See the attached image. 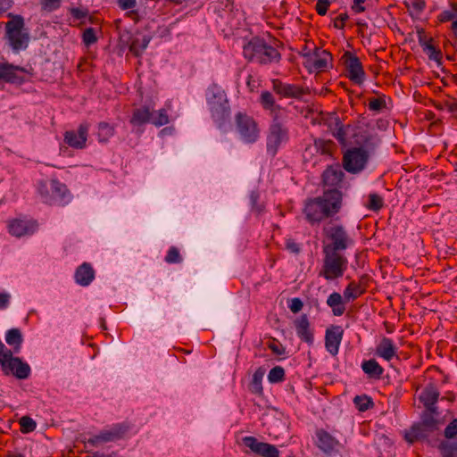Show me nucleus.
<instances>
[{
  "label": "nucleus",
  "mask_w": 457,
  "mask_h": 457,
  "mask_svg": "<svg viewBox=\"0 0 457 457\" xmlns=\"http://www.w3.org/2000/svg\"><path fill=\"white\" fill-rule=\"evenodd\" d=\"M436 404V403H434L433 405L424 406L425 407L424 411L430 415H434L435 417L437 418L439 416V411H438V408Z\"/></svg>",
  "instance_id": "obj_63"
},
{
  "label": "nucleus",
  "mask_w": 457,
  "mask_h": 457,
  "mask_svg": "<svg viewBox=\"0 0 457 457\" xmlns=\"http://www.w3.org/2000/svg\"><path fill=\"white\" fill-rule=\"evenodd\" d=\"M368 106L370 111L379 112L386 107V103L383 97H373L370 99Z\"/></svg>",
  "instance_id": "obj_48"
},
{
  "label": "nucleus",
  "mask_w": 457,
  "mask_h": 457,
  "mask_svg": "<svg viewBox=\"0 0 457 457\" xmlns=\"http://www.w3.org/2000/svg\"><path fill=\"white\" fill-rule=\"evenodd\" d=\"M322 233L329 241L328 243L323 242L322 250L343 252L353 244V239L341 224L324 226Z\"/></svg>",
  "instance_id": "obj_7"
},
{
  "label": "nucleus",
  "mask_w": 457,
  "mask_h": 457,
  "mask_svg": "<svg viewBox=\"0 0 457 457\" xmlns=\"http://www.w3.org/2000/svg\"><path fill=\"white\" fill-rule=\"evenodd\" d=\"M353 403L360 411H365L374 406L371 397L366 395H356L353 398Z\"/></svg>",
  "instance_id": "obj_41"
},
{
  "label": "nucleus",
  "mask_w": 457,
  "mask_h": 457,
  "mask_svg": "<svg viewBox=\"0 0 457 457\" xmlns=\"http://www.w3.org/2000/svg\"><path fill=\"white\" fill-rule=\"evenodd\" d=\"M344 336V329L341 326L332 325L326 329L325 347L333 356L337 355Z\"/></svg>",
  "instance_id": "obj_19"
},
{
  "label": "nucleus",
  "mask_w": 457,
  "mask_h": 457,
  "mask_svg": "<svg viewBox=\"0 0 457 457\" xmlns=\"http://www.w3.org/2000/svg\"><path fill=\"white\" fill-rule=\"evenodd\" d=\"M314 147L321 155L332 157L337 151V145L332 140L318 138L314 140Z\"/></svg>",
  "instance_id": "obj_35"
},
{
  "label": "nucleus",
  "mask_w": 457,
  "mask_h": 457,
  "mask_svg": "<svg viewBox=\"0 0 457 457\" xmlns=\"http://www.w3.org/2000/svg\"><path fill=\"white\" fill-rule=\"evenodd\" d=\"M12 6V0H0V15L6 12Z\"/></svg>",
  "instance_id": "obj_60"
},
{
  "label": "nucleus",
  "mask_w": 457,
  "mask_h": 457,
  "mask_svg": "<svg viewBox=\"0 0 457 457\" xmlns=\"http://www.w3.org/2000/svg\"><path fill=\"white\" fill-rule=\"evenodd\" d=\"M342 201V193L339 189H328L322 195L307 198L302 212L311 226L320 225L323 220L333 218L339 212Z\"/></svg>",
  "instance_id": "obj_1"
},
{
  "label": "nucleus",
  "mask_w": 457,
  "mask_h": 457,
  "mask_svg": "<svg viewBox=\"0 0 457 457\" xmlns=\"http://www.w3.org/2000/svg\"><path fill=\"white\" fill-rule=\"evenodd\" d=\"M265 372L266 370L263 367H259L253 374L252 380L248 385V390L252 394L255 395H262L263 394L262 382Z\"/></svg>",
  "instance_id": "obj_30"
},
{
  "label": "nucleus",
  "mask_w": 457,
  "mask_h": 457,
  "mask_svg": "<svg viewBox=\"0 0 457 457\" xmlns=\"http://www.w3.org/2000/svg\"><path fill=\"white\" fill-rule=\"evenodd\" d=\"M368 209L378 212L383 207V198L378 194L369 195V203L366 205Z\"/></svg>",
  "instance_id": "obj_45"
},
{
  "label": "nucleus",
  "mask_w": 457,
  "mask_h": 457,
  "mask_svg": "<svg viewBox=\"0 0 457 457\" xmlns=\"http://www.w3.org/2000/svg\"><path fill=\"white\" fill-rule=\"evenodd\" d=\"M29 71L21 66L8 62H0V82L21 85L28 80Z\"/></svg>",
  "instance_id": "obj_14"
},
{
  "label": "nucleus",
  "mask_w": 457,
  "mask_h": 457,
  "mask_svg": "<svg viewBox=\"0 0 457 457\" xmlns=\"http://www.w3.org/2000/svg\"><path fill=\"white\" fill-rule=\"evenodd\" d=\"M132 428L129 421L112 424L89 436L86 443L92 447H100L108 443H114L126 438Z\"/></svg>",
  "instance_id": "obj_6"
},
{
  "label": "nucleus",
  "mask_w": 457,
  "mask_h": 457,
  "mask_svg": "<svg viewBox=\"0 0 457 457\" xmlns=\"http://www.w3.org/2000/svg\"><path fill=\"white\" fill-rule=\"evenodd\" d=\"M268 379L270 383L282 382L285 379V370L281 366L272 368L268 375Z\"/></svg>",
  "instance_id": "obj_44"
},
{
  "label": "nucleus",
  "mask_w": 457,
  "mask_h": 457,
  "mask_svg": "<svg viewBox=\"0 0 457 457\" xmlns=\"http://www.w3.org/2000/svg\"><path fill=\"white\" fill-rule=\"evenodd\" d=\"M322 253L319 276L328 281L342 278L348 268V260L343 252L322 250Z\"/></svg>",
  "instance_id": "obj_5"
},
{
  "label": "nucleus",
  "mask_w": 457,
  "mask_h": 457,
  "mask_svg": "<svg viewBox=\"0 0 457 457\" xmlns=\"http://www.w3.org/2000/svg\"><path fill=\"white\" fill-rule=\"evenodd\" d=\"M342 60L345 66L347 78L354 84L361 85L365 79V71L358 56L351 52H345Z\"/></svg>",
  "instance_id": "obj_16"
},
{
  "label": "nucleus",
  "mask_w": 457,
  "mask_h": 457,
  "mask_svg": "<svg viewBox=\"0 0 457 457\" xmlns=\"http://www.w3.org/2000/svg\"><path fill=\"white\" fill-rule=\"evenodd\" d=\"M457 16V13H455L453 11L451 10H445L442 12L439 13L437 16V19L440 22H447L451 21H455V17Z\"/></svg>",
  "instance_id": "obj_53"
},
{
  "label": "nucleus",
  "mask_w": 457,
  "mask_h": 457,
  "mask_svg": "<svg viewBox=\"0 0 457 457\" xmlns=\"http://www.w3.org/2000/svg\"><path fill=\"white\" fill-rule=\"evenodd\" d=\"M403 4L409 10L411 16L421 14L427 5L426 0H408L404 1Z\"/></svg>",
  "instance_id": "obj_39"
},
{
  "label": "nucleus",
  "mask_w": 457,
  "mask_h": 457,
  "mask_svg": "<svg viewBox=\"0 0 457 457\" xmlns=\"http://www.w3.org/2000/svg\"><path fill=\"white\" fill-rule=\"evenodd\" d=\"M286 248L295 253H298L300 252L299 245L295 243L293 239L287 240Z\"/></svg>",
  "instance_id": "obj_59"
},
{
  "label": "nucleus",
  "mask_w": 457,
  "mask_h": 457,
  "mask_svg": "<svg viewBox=\"0 0 457 457\" xmlns=\"http://www.w3.org/2000/svg\"><path fill=\"white\" fill-rule=\"evenodd\" d=\"M317 446L324 453H331L335 450L337 441L326 430L318 429L316 431Z\"/></svg>",
  "instance_id": "obj_26"
},
{
  "label": "nucleus",
  "mask_w": 457,
  "mask_h": 457,
  "mask_svg": "<svg viewBox=\"0 0 457 457\" xmlns=\"http://www.w3.org/2000/svg\"><path fill=\"white\" fill-rule=\"evenodd\" d=\"M0 364L4 374H12L19 379H25L30 374V367L19 357L12 356V351L8 349L0 340Z\"/></svg>",
  "instance_id": "obj_8"
},
{
  "label": "nucleus",
  "mask_w": 457,
  "mask_h": 457,
  "mask_svg": "<svg viewBox=\"0 0 457 457\" xmlns=\"http://www.w3.org/2000/svg\"><path fill=\"white\" fill-rule=\"evenodd\" d=\"M375 355L390 361L397 356V347L391 338L383 337L376 345Z\"/></svg>",
  "instance_id": "obj_22"
},
{
  "label": "nucleus",
  "mask_w": 457,
  "mask_h": 457,
  "mask_svg": "<svg viewBox=\"0 0 457 457\" xmlns=\"http://www.w3.org/2000/svg\"><path fill=\"white\" fill-rule=\"evenodd\" d=\"M89 126L87 123H81L77 130H68L64 133V142L72 148L83 149L88 137Z\"/></svg>",
  "instance_id": "obj_18"
},
{
  "label": "nucleus",
  "mask_w": 457,
  "mask_h": 457,
  "mask_svg": "<svg viewBox=\"0 0 457 457\" xmlns=\"http://www.w3.org/2000/svg\"><path fill=\"white\" fill-rule=\"evenodd\" d=\"M259 103L262 109L268 112L271 119L270 125L287 124L288 111L276 103L272 93L268 90L262 91L260 95Z\"/></svg>",
  "instance_id": "obj_10"
},
{
  "label": "nucleus",
  "mask_w": 457,
  "mask_h": 457,
  "mask_svg": "<svg viewBox=\"0 0 457 457\" xmlns=\"http://www.w3.org/2000/svg\"><path fill=\"white\" fill-rule=\"evenodd\" d=\"M6 343L12 347V353H18L23 341L21 332L19 328H11L5 334Z\"/></svg>",
  "instance_id": "obj_33"
},
{
  "label": "nucleus",
  "mask_w": 457,
  "mask_h": 457,
  "mask_svg": "<svg viewBox=\"0 0 457 457\" xmlns=\"http://www.w3.org/2000/svg\"><path fill=\"white\" fill-rule=\"evenodd\" d=\"M437 449L441 457H457V441L442 440Z\"/></svg>",
  "instance_id": "obj_36"
},
{
  "label": "nucleus",
  "mask_w": 457,
  "mask_h": 457,
  "mask_svg": "<svg viewBox=\"0 0 457 457\" xmlns=\"http://www.w3.org/2000/svg\"><path fill=\"white\" fill-rule=\"evenodd\" d=\"M165 262L167 263H180L182 262V257L179 253V251L177 247L171 246L167 252L165 256Z\"/></svg>",
  "instance_id": "obj_46"
},
{
  "label": "nucleus",
  "mask_w": 457,
  "mask_h": 457,
  "mask_svg": "<svg viewBox=\"0 0 457 457\" xmlns=\"http://www.w3.org/2000/svg\"><path fill=\"white\" fill-rule=\"evenodd\" d=\"M206 101L213 120L220 127L229 118L230 107L225 91L216 84L206 91Z\"/></svg>",
  "instance_id": "obj_3"
},
{
  "label": "nucleus",
  "mask_w": 457,
  "mask_h": 457,
  "mask_svg": "<svg viewBox=\"0 0 457 457\" xmlns=\"http://www.w3.org/2000/svg\"><path fill=\"white\" fill-rule=\"evenodd\" d=\"M36 227L37 224L34 221L15 219L9 222L8 231L11 235L21 237L25 235L32 234Z\"/></svg>",
  "instance_id": "obj_23"
},
{
  "label": "nucleus",
  "mask_w": 457,
  "mask_h": 457,
  "mask_svg": "<svg viewBox=\"0 0 457 457\" xmlns=\"http://www.w3.org/2000/svg\"><path fill=\"white\" fill-rule=\"evenodd\" d=\"M152 116L153 112H151L148 106H141L133 111L129 122L135 127L142 126L148 122L152 123Z\"/></svg>",
  "instance_id": "obj_27"
},
{
  "label": "nucleus",
  "mask_w": 457,
  "mask_h": 457,
  "mask_svg": "<svg viewBox=\"0 0 457 457\" xmlns=\"http://www.w3.org/2000/svg\"><path fill=\"white\" fill-rule=\"evenodd\" d=\"M289 129L287 124L269 125L266 136L267 153L272 157L275 156L279 147L288 142Z\"/></svg>",
  "instance_id": "obj_12"
},
{
  "label": "nucleus",
  "mask_w": 457,
  "mask_h": 457,
  "mask_svg": "<svg viewBox=\"0 0 457 457\" xmlns=\"http://www.w3.org/2000/svg\"><path fill=\"white\" fill-rule=\"evenodd\" d=\"M369 160V153L363 147H352L347 149L343 155V167L352 174L361 172L366 167Z\"/></svg>",
  "instance_id": "obj_11"
},
{
  "label": "nucleus",
  "mask_w": 457,
  "mask_h": 457,
  "mask_svg": "<svg viewBox=\"0 0 457 457\" xmlns=\"http://www.w3.org/2000/svg\"><path fill=\"white\" fill-rule=\"evenodd\" d=\"M115 132L114 126L107 123V122H100L98 124V140L99 142L105 143L107 142Z\"/></svg>",
  "instance_id": "obj_38"
},
{
  "label": "nucleus",
  "mask_w": 457,
  "mask_h": 457,
  "mask_svg": "<svg viewBox=\"0 0 457 457\" xmlns=\"http://www.w3.org/2000/svg\"><path fill=\"white\" fill-rule=\"evenodd\" d=\"M269 348L272 351V353L278 355H281L285 353V349L275 343L270 344Z\"/></svg>",
  "instance_id": "obj_64"
},
{
  "label": "nucleus",
  "mask_w": 457,
  "mask_h": 457,
  "mask_svg": "<svg viewBox=\"0 0 457 457\" xmlns=\"http://www.w3.org/2000/svg\"><path fill=\"white\" fill-rule=\"evenodd\" d=\"M37 192L42 201L50 205H64L71 198L66 185L58 179L39 181Z\"/></svg>",
  "instance_id": "obj_4"
},
{
  "label": "nucleus",
  "mask_w": 457,
  "mask_h": 457,
  "mask_svg": "<svg viewBox=\"0 0 457 457\" xmlns=\"http://www.w3.org/2000/svg\"><path fill=\"white\" fill-rule=\"evenodd\" d=\"M371 280L370 276L368 274H362L359 277L358 281H355V283L358 285V287L363 290L365 293L370 287V282Z\"/></svg>",
  "instance_id": "obj_55"
},
{
  "label": "nucleus",
  "mask_w": 457,
  "mask_h": 457,
  "mask_svg": "<svg viewBox=\"0 0 457 457\" xmlns=\"http://www.w3.org/2000/svg\"><path fill=\"white\" fill-rule=\"evenodd\" d=\"M10 302V295L7 293H0V310L5 309Z\"/></svg>",
  "instance_id": "obj_62"
},
{
  "label": "nucleus",
  "mask_w": 457,
  "mask_h": 457,
  "mask_svg": "<svg viewBox=\"0 0 457 457\" xmlns=\"http://www.w3.org/2000/svg\"><path fill=\"white\" fill-rule=\"evenodd\" d=\"M20 430L23 434L32 432L36 429V422L29 416H23L20 419Z\"/></svg>",
  "instance_id": "obj_43"
},
{
  "label": "nucleus",
  "mask_w": 457,
  "mask_h": 457,
  "mask_svg": "<svg viewBox=\"0 0 457 457\" xmlns=\"http://www.w3.org/2000/svg\"><path fill=\"white\" fill-rule=\"evenodd\" d=\"M439 395L440 393L436 386L429 384L422 390L419 399L424 406L433 405L437 403Z\"/></svg>",
  "instance_id": "obj_31"
},
{
  "label": "nucleus",
  "mask_w": 457,
  "mask_h": 457,
  "mask_svg": "<svg viewBox=\"0 0 457 457\" xmlns=\"http://www.w3.org/2000/svg\"><path fill=\"white\" fill-rule=\"evenodd\" d=\"M361 370L369 378L376 380L380 379L384 373V368L375 359L363 361Z\"/></svg>",
  "instance_id": "obj_28"
},
{
  "label": "nucleus",
  "mask_w": 457,
  "mask_h": 457,
  "mask_svg": "<svg viewBox=\"0 0 457 457\" xmlns=\"http://www.w3.org/2000/svg\"><path fill=\"white\" fill-rule=\"evenodd\" d=\"M365 292L361 290L354 280L351 281L344 290V299L346 302L354 301Z\"/></svg>",
  "instance_id": "obj_37"
},
{
  "label": "nucleus",
  "mask_w": 457,
  "mask_h": 457,
  "mask_svg": "<svg viewBox=\"0 0 457 457\" xmlns=\"http://www.w3.org/2000/svg\"><path fill=\"white\" fill-rule=\"evenodd\" d=\"M344 178L345 173L339 163L328 166L321 175L323 185L326 187H332L336 189L340 186Z\"/></svg>",
  "instance_id": "obj_20"
},
{
  "label": "nucleus",
  "mask_w": 457,
  "mask_h": 457,
  "mask_svg": "<svg viewBox=\"0 0 457 457\" xmlns=\"http://www.w3.org/2000/svg\"><path fill=\"white\" fill-rule=\"evenodd\" d=\"M425 436L424 429L422 425H413L411 429L405 434V440L411 444L419 441Z\"/></svg>",
  "instance_id": "obj_40"
},
{
  "label": "nucleus",
  "mask_w": 457,
  "mask_h": 457,
  "mask_svg": "<svg viewBox=\"0 0 457 457\" xmlns=\"http://www.w3.org/2000/svg\"><path fill=\"white\" fill-rule=\"evenodd\" d=\"M327 304L332 309L333 314L335 316H341L345 312L344 295L342 296L337 292H334L329 295L327 299Z\"/></svg>",
  "instance_id": "obj_32"
},
{
  "label": "nucleus",
  "mask_w": 457,
  "mask_h": 457,
  "mask_svg": "<svg viewBox=\"0 0 457 457\" xmlns=\"http://www.w3.org/2000/svg\"><path fill=\"white\" fill-rule=\"evenodd\" d=\"M329 6V0H317V3L315 4V11L319 15L324 16L327 13Z\"/></svg>",
  "instance_id": "obj_51"
},
{
  "label": "nucleus",
  "mask_w": 457,
  "mask_h": 457,
  "mask_svg": "<svg viewBox=\"0 0 457 457\" xmlns=\"http://www.w3.org/2000/svg\"><path fill=\"white\" fill-rule=\"evenodd\" d=\"M366 0H353L351 5V9L354 13H361L366 11L364 6Z\"/></svg>",
  "instance_id": "obj_58"
},
{
  "label": "nucleus",
  "mask_w": 457,
  "mask_h": 457,
  "mask_svg": "<svg viewBox=\"0 0 457 457\" xmlns=\"http://www.w3.org/2000/svg\"><path fill=\"white\" fill-rule=\"evenodd\" d=\"M420 424L422 425L423 428L432 431L438 428V425L440 424V420L434 415H430V414L423 411L422 415H421Z\"/></svg>",
  "instance_id": "obj_42"
},
{
  "label": "nucleus",
  "mask_w": 457,
  "mask_h": 457,
  "mask_svg": "<svg viewBox=\"0 0 457 457\" xmlns=\"http://www.w3.org/2000/svg\"><path fill=\"white\" fill-rule=\"evenodd\" d=\"M445 440H451L457 437V418L452 420V421L445 427L444 430Z\"/></svg>",
  "instance_id": "obj_47"
},
{
  "label": "nucleus",
  "mask_w": 457,
  "mask_h": 457,
  "mask_svg": "<svg viewBox=\"0 0 457 457\" xmlns=\"http://www.w3.org/2000/svg\"><path fill=\"white\" fill-rule=\"evenodd\" d=\"M420 45L422 47L423 52L428 55L429 60L435 61L438 63L441 62L443 54L441 50L433 44V38L423 39L420 37Z\"/></svg>",
  "instance_id": "obj_29"
},
{
  "label": "nucleus",
  "mask_w": 457,
  "mask_h": 457,
  "mask_svg": "<svg viewBox=\"0 0 457 457\" xmlns=\"http://www.w3.org/2000/svg\"><path fill=\"white\" fill-rule=\"evenodd\" d=\"M243 56L248 62L262 66L278 64L282 58L275 46L258 37H253L243 46Z\"/></svg>",
  "instance_id": "obj_2"
},
{
  "label": "nucleus",
  "mask_w": 457,
  "mask_h": 457,
  "mask_svg": "<svg viewBox=\"0 0 457 457\" xmlns=\"http://www.w3.org/2000/svg\"><path fill=\"white\" fill-rule=\"evenodd\" d=\"M348 19L349 16L346 12L340 13L337 17L334 19L333 25L336 29H343Z\"/></svg>",
  "instance_id": "obj_54"
},
{
  "label": "nucleus",
  "mask_w": 457,
  "mask_h": 457,
  "mask_svg": "<svg viewBox=\"0 0 457 457\" xmlns=\"http://www.w3.org/2000/svg\"><path fill=\"white\" fill-rule=\"evenodd\" d=\"M128 12L125 13V16L134 21L136 23L139 21L140 16L137 10L130 9L127 10Z\"/></svg>",
  "instance_id": "obj_61"
},
{
  "label": "nucleus",
  "mask_w": 457,
  "mask_h": 457,
  "mask_svg": "<svg viewBox=\"0 0 457 457\" xmlns=\"http://www.w3.org/2000/svg\"><path fill=\"white\" fill-rule=\"evenodd\" d=\"M24 21L20 16L6 23V34L9 44L14 51L26 48L28 46L29 37L23 33Z\"/></svg>",
  "instance_id": "obj_13"
},
{
  "label": "nucleus",
  "mask_w": 457,
  "mask_h": 457,
  "mask_svg": "<svg viewBox=\"0 0 457 457\" xmlns=\"http://www.w3.org/2000/svg\"><path fill=\"white\" fill-rule=\"evenodd\" d=\"M41 5L44 10L54 11L61 5V0H41Z\"/></svg>",
  "instance_id": "obj_52"
},
{
  "label": "nucleus",
  "mask_w": 457,
  "mask_h": 457,
  "mask_svg": "<svg viewBox=\"0 0 457 457\" xmlns=\"http://www.w3.org/2000/svg\"><path fill=\"white\" fill-rule=\"evenodd\" d=\"M242 441L252 453L258 456L279 457V451L274 445L260 442L256 437L252 436L243 437Z\"/></svg>",
  "instance_id": "obj_17"
},
{
  "label": "nucleus",
  "mask_w": 457,
  "mask_h": 457,
  "mask_svg": "<svg viewBox=\"0 0 457 457\" xmlns=\"http://www.w3.org/2000/svg\"><path fill=\"white\" fill-rule=\"evenodd\" d=\"M152 123L156 127H161L169 123V117L165 109L158 111L156 116H152Z\"/></svg>",
  "instance_id": "obj_49"
},
{
  "label": "nucleus",
  "mask_w": 457,
  "mask_h": 457,
  "mask_svg": "<svg viewBox=\"0 0 457 457\" xmlns=\"http://www.w3.org/2000/svg\"><path fill=\"white\" fill-rule=\"evenodd\" d=\"M117 4L121 10L127 11L137 6V0H117Z\"/></svg>",
  "instance_id": "obj_57"
},
{
  "label": "nucleus",
  "mask_w": 457,
  "mask_h": 457,
  "mask_svg": "<svg viewBox=\"0 0 457 457\" xmlns=\"http://www.w3.org/2000/svg\"><path fill=\"white\" fill-rule=\"evenodd\" d=\"M82 40L87 46L96 43L97 41V37L96 36L95 29L93 28L86 29L82 34Z\"/></svg>",
  "instance_id": "obj_50"
},
{
  "label": "nucleus",
  "mask_w": 457,
  "mask_h": 457,
  "mask_svg": "<svg viewBox=\"0 0 457 457\" xmlns=\"http://www.w3.org/2000/svg\"><path fill=\"white\" fill-rule=\"evenodd\" d=\"M95 270L88 262L79 265L74 274L75 282L81 287H87L95 279Z\"/></svg>",
  "instance_id": "obj_25"
},
{
  "label": "nucleus",
  "mask_w": 457,
  "mask_h": 457,
  "mask_svg": "<svg viewBox=\"0 0 457 457\" xmlns=\"http://www.w3.org/2000/svg\"><path fill=\"white\" fill-rule=\"evenodd\" d=\"M332 61V55L329 52L323 50L320 53L316 52L312 58V67L316 71H324L328 63Z\"/></svg>",
  "instance_id": "obj_34"
},
{
  "label": "nucleus",
  "mask_w": 457,
  "mask_h": 457,
  "mask_svg": "<svg viewBox=\"0 0 457 457\" xmlns=\"http://www.w3.org/2000/svg\"><path fill=\"white\" fill-rule=\"evenodd\" d=\"M272 90L281 98L302 99L305 95L310 94L308 87L297 84L285 83L278 79H271Z\"/></svg>",
  "instance_id": "obj_15"
},
{
  "label": "nucleus",
  "mask_w": 457,
  "mask_h": 457,
  "mask_svg": "<svg viewBox=\"0 0 457 457\" xmlns=\"http://www.w3.org/2000/svg\"><path fill=\"white\" fill-rule=\"evenodd\" d=\"M294 325L298 337L308 345H312L314 342V337L307 315L302 314L300 317L295 319L294 320Z\"/></svg>",
  "instance_id": "obj_21"
},
{
  "label": "nucleus",
  "mask_w": 457,
  "mask_h": 457,
  "mask_svg": "<svg viewBox=\"0 0 457 457\" xmlns=\"http://www.w3.org/2000/svg\"><path fill=\"white\" fill-rule=\"evenodd\" d=\"M325 123L327 124L335 138H337L340 143H344L345 141V129L339 117L336 113L328 114L327 118L325 119Z\"/></svg>",
  "instance_id": "obj_24"
},
{
  "label": "nucleus",
  "mask_w": 457,
  "mask_h": 457,
  "mask_svg": "<svg viewBox=\"0 0 457 457\" xmlns=\"http://www.w3.org/2000/svg\"><path fill=\"white\" fill-rule=\"evenodd\" d=\"M236 130L240 138L248 144L256 142L260 137V129L254 118L246 112H238L235 115Z\"/></svg>",
  "instance_id": "obj_9"
},
{
  "label": "nucleus",
  "mask_w": 457,
  "mask_h": 457,
  "mask_svg": "<svg viewBox=\"0 0 457 457\" xmlns=\"http://www.w3.org/2000/svg\"><path fill=\"white\" fill-rule=\"evenodd\" d=\"M303 303L298 297H295V298L291 299V301L288 304V308L290 309V311L293 313L299 312L303 309Z\"/></svg>",
  "instance_id": "obj_56"
}]
</instances>
